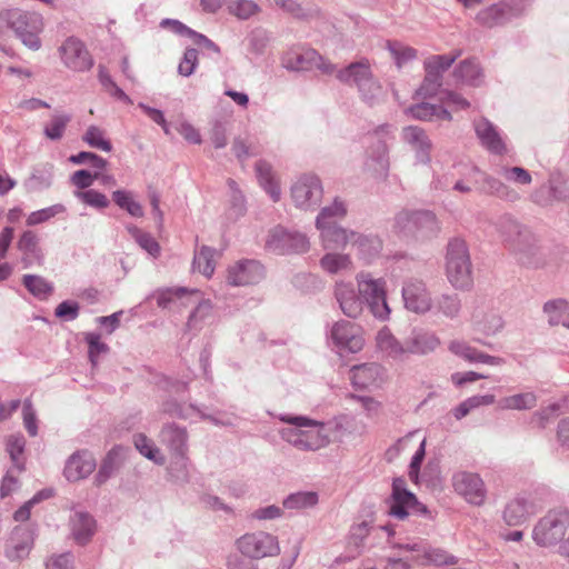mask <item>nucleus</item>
<instances>
[{
    "label": "nucleus",
    "instance_id": "nucleus-59",
    "mask_svg": "<svg viewBox=\"0 0 569 569\" xmlns=\"http://www.w3.org/2000/svg\"><path fill=\"white\" fill-rule=\"evenodd\" d=\"M76 197L79 200H81L83 203H86L90 207L97 208V209H104L110 203L108 198L103 193H101L94 189L77 191Z\"/></svg>",
    "mask_w": 569,
    "mask_h": 569
},
{
    "label": "nucleus",
    "instance_id": "nucleus-2",
    "mask_svg": "<svg viewBox=\"0 0 569 569\" xmlns=\"http://www.w3.org/2000/svg\"><path fill=\"white\" fill-rule=\"evenodd\" d=\"M497 231L505 243L522 264H529L537 253L535 234L511 216H502L497 221Z\"/></svg>",
    "mask_w": 569,
    "mask_h": 569
},
{
    "label": "nucleus",
    "instance_id": "nucleus-22",
    "mask_svg": "<svg viewBox=\"0 0 569 569\" xmlns=\"http://www.w3.org/2000/svg\"><path fill=\"white\" fill-rule=\"evenodd\" d=\"M536 512L535 501L525 495H520L507 503L503 519L509 526H520Z\"/></svg>",
    "mask_w": 569,
    "mask_h": 569
},
{
    "label": "nucleus",
    "instance_id": "nucleus-56",
    "mask_svg": "<svg viewBox=\"0 0 569 569\" xmlns=\"http://www.w3.org/2000/svg\"><path fill=\"white\" fill-rule=\"evenodd\" d=\"M7 451L12 460L13 467L21 471L23 469V462L21 461V456L24 450V438L23 436H10L7 439Z\"/></svg>",
    "mask_w": 569,
    "mask_h": 569
},
{
    "label": "nucleus",
    "instance_id": "nucleus-47",
    "mask_svg": "<svg viewBox=\"0 0 569 569\" xmlns=\"http://www.w3.org/2000/svg\"><path fill=\"white\" fill-rule=\"evenodd\" d=\"M70 120L71 116L66 113L52 116L51 120L43 127V134L50 140H60Z\"/></svg>",
    "mask_w": 569,
    "mask_h": 569
},
{
    "label": "nucleus",
    "instance_id": "nucleus-8",
    "mask_svg": "<svg viewBox=\"0 0 569 569\" xmlns=\"http://www.w3.org/2000/svg\"><path fill=\"white\" fill-rule=\"evenodd\" d=\"M310 243L306 234L277 226L269 231L266 249L277 254L305 253Z\"/></svg>",
    "mask_w": 569,
    "mask_h": 569
},
{
    "label": "nucleus",
    "instance_id": "nucleus-4",
    "mask_svg": "<svg viewBox=\"0 0 569 569\" xmlns=\"http://www.w3.org/2000/svg\"><path fill=\"white\" fill-rule=\"evenodd\" d=\"M395 228L405 236L421 239L435 237L440 227L436 214L429 210H402L395 217Z\"/></svg>",
    "mask_w": 569,
    "mask_h": 569
},
{
    "label": "nucleus",
    "instance_id": "nucleus-60",
    "mask_svg": "<svg viewBox=\"0 0 569 569\" xmlns=\"http://www.w3.org/2000/svg\"><path fill=\"white\" fill-rule=\"evenodd\" d=\"M84 340L88 343L89 348V359L92 362V365H96L99 355L108 352L109 347L107 346V343L101 341L100 335L96 332L87 333Z\"/></svg>",
    "mask_w": 569,
    "mask_h": 569
},
{
    "label": "nucleus",
    "instance_id": "nucleus-43",
    "mask_svg": "<svg viewBox=\"0 0 569 569\" xmlns=\"http://www.w3.org/2000/svg\"><path fill=\"white\" fill-rule=\"evenodd\" d=\"M481 190L507 201H517L520 198L516 190L491 176H485Z\"/></svg>",
    "mask_w": 569,
    "mask_h": 569
},
{
    "label": "nucleus",
    "instance_id": "nucleus-20",
    "mask_svg": "<svg viewBox=\"0 0 569 569\" xmlns=\"http://www.w3.org/2000/svg\"><path fill=\"white\" fill-rule=\"evenodd\" d=\"M33 545V533L24 526H17L6 546V556L9 560L16 561L26 558Z\"/></svg>",
    "mask_w": 569,
    "mask_h": 569
},
{
    "label": "nucleus",
    "instance_id": "nucleus-3",
    "mask_svg": "<svg viewBox=\"0 0 569 569\" xmlns=\"http://www.w3.org/2000/svg\"><path fill=\"white\" fill-rule=\"evenodd\" d=\"M446 276L450 284L458 290H469L473 284L469 249L466 241L460 238H453L447 244Z\"/></svg>",
    "mask_w": 569,
    "mask_h": 569
},
{
    "label": "nucleus",
    "instance_id": "nucleus-53",
    "mask_svg": "<svg viewBox=\"0 0 569 569\" xmlns=\"http://www.w3.org/2000/svg\"><path fill=\"white\" fill-rule=\"evenodd\" d=\"M82 140L90 147L100 149L106 152L112 150L111 142L104 138V132L97 126H90L82 136Z\"/></svg>",
    "mask_w": 569,
    "mask_h": 569
},
{
    "label": "nucleus",
    "instance_id": "nucleus-10",
    "mask_svg": "<svg viewBox=\"0 0 569 569\" xmlns=\"http://www.w3.org/2000/svg\"><path fill=\"white\" fill-rule=\"evenodd\" d=\"M237 548L250 559L273 557L280 552L277 537L264 531L243 535L237 540Z\"/></svg>",
    "mask_w": 569,
    "mask_h": 569
},
{
    "label": "nucleus",
    "instance_id": "nucleus-62",
    "mask_svg": "<svg viewBox=\"0 0 569 569\" xmlns=\"http://www.w3.org/2000/svg\"><path fill=\"white\" fill-rule=\"evenodd\" d=\"M423 555L428 562L436 566L457 563L455 556L448 555L445 550L439 548H423Z\"/></svg>",
    "mask_w": 569,
    "mask_h": 569
},
{
    "label": "nucleus",
    "instance_id": "nucleus-9",
    "mask_svg": "<svg viewBox=\"0 0 569 569\" xmlns=\"http://www.w3.org/2000/svg\"><path fill=\"white\" fill-rule=\"evenodd\" d=\"M459 56L460 52H456L455 54H437L428 58L425 61L426 76L417 94L423 98L436 96L442 84L443 72L452 66Z\"/></svg>",
    "mask_w": 569,
    "mask_h": 569
},
{
    "label": "nucleus",
    "instance_id": "nucleus-35",
    "mask_svg": "<svg viewBox=\"0 0 569 569\" xmlns=\"http://www.w3.org/2000/svg\"><path fill=\"white\" fill-rule=\"evenodd\" d=\"M457 81L478 87L483 82V72L476 59H466L461 61L453 71Z\"/></svg>",
    "mask_w": 569,
    "mask_h": 569
},
{
    "label": "nucleus",
    "instance_id": "nucleus-31",
    "mask_svg": "<svg viewBox=\"0 0 569 569\" xmlns=\"http://www.w3.org/2000/svg\"><path fill=\"white\" fill-rule=\"evenodd\" d=\"M440 346V339L436 333L429 331H413L406 339L407 353L427 355Z\"/></svg>",
    "mask_w": 569,
    "mask_h": 569
},
{
    "label": "nucleus",
    "instance_id": "nucleus-30",
    "mask_svg": "<svg viewBox=\"0 0 569 569\" xmlns=\"http://www.w3.org/2000/svg\"><path fill=\"white\" fill-rule=\"evenodd\" d=\"M432 308L437 316L448 320H457L462 312V300L458 293L445 292L436 297Z\"/></svg>",
    "mask_w": 569,
    "mask_h": 569
},
{
    "label": "nucleus",
    "instance_id": "nucleus-52",
    "mask_svg": "<svg viewBox=\"0 0 569 569\" xmlns=\"http://www.w3.org/2000/svg\"><path fill=\"white\" fill-rule=\"evenodd\" d=\"M351 264L350 258L347 254L327 253L320 259L321 268L329 273H338L341 270L348 269Z\"/></svg>",
    "mask_w": 569,
    "mask_h": 569
},
{
    "label": "nucleus",
    "instance_id": "nucleus-5",
    "mask_svg": "<svg viewBox=\"0 0 569 569\" xmlns=\"http://www.w3.org/2000/svg\"><path fill=\"white\" fill-rule=\"evenodd\" d=\"M531 3L532 0H501L481 9L476 16V21L489 29L501 27L525 14Z\"/></svg>",
    "mask_w": 569,
    "mask_h": 569
},
{
    "label": "nucleus",
    "instance_id": "nucleus-40",
    "mask_svg": "<svg viewBox=\"0 0 569 569\" xmlns=\"http://www.w3.org/2000/svg\"><path fill=\"white\" fill-rule=\"evenodd\" d=\"M536 406L537 396L530 391L503 397L497 401L500 410H530Z\"/></svg>",
    "mask_w": 569,
    "mask_h": 569
},
{
    "label": "nucleus",
    "instance_id": "nucleus-29",
    "mask_svg": "<svg viewBox=\"0 0 569 569\" xmlns=\"http://www.w3.org/2000/svg\"><path fill=\"white\" fill-rule=\"evenodd\" d=\"M449 350L468 362H480L490 366H501L505 360L500 357L487 355L471 347L465 341L453 340L449 343Z\"/></svg>",
    "mask_w": 569,
    "mask_h": 569
},
{
    "label": "nucleus",
    "instance_id": "nucleus-33",
    "mask_svg": "<svg viewBox=\"0 0 569 569\" xmlns=\"http://www.w3.org/2000/svg\"><path fill=\"white\" fill-rule=\"evenodd\" d=\"M319 60H321V56L313 49L293 50L283 58V66L295 71L310 70Z\"/></svg>",
    "mask_w": 569,
    "mask_h": 569
},
{
    "label": "nucleus",
    "instance_id": "nucleus-64",
    "mask_svg": "<svg viewBox=\"0 0 569 569\" xmlns=\"http://www.w3.org/2000/svg\"><path fill=\"white\" fill-rule=\"evenodd\" d=\"M80 305L73 300H64L59 303L54 310V316L59 319L71 321L78 318Z\"/></svg>",
    "mask_w": 569,
    "mask_h": 569
},
{
    "label": "nucleus",
    "instance_id": "nucleus-45",
    "mask_svg": "<svg viewBox=\"0 0 569 569\" xmlns=\"http://www.w3.org/2000/svg\"><path fill=\"white\" fill-rule=\"evenodd\" d=\"M347 209L342 201L335 199L331 206H327L321 209L320 213L316 219L317 229L330 226L336 222V219H341L346 216Z\"/></svg>",
    "mask_w": 569,
    "mask_h": 569
},
{
    "label": "nucleus",
    "instance_id": "nucleus-19",
    "mask_svg": "<svg viewBox=\"0 0 569 569\" xmlns=\"http://www.w3.org/2000/svg\"><path fill=\"white\" fill-rule=\"evenodd\" d=\"M471 320L486 335H495L503 327L501 316L483 298L476 299Z\"/></svg>",
    "mask_w": 569,
    "mask_h": 569
},
{
    "label": "nucleus",
    "instance_id": "nucleus-18",
    "mask_svg": "<svg viewBox=\"0 0 569 569\" xmlns=\"http://www.w3.org/2000/svg\"><path fill=\"white\" fill-rule=\"evenodd\" d=\"M264 278V268L257 260H242L228 269L227 281L231 286H249Z\"/></svg>",
    "mask_w": 569,
    "mask_h": 569
},
{
    "label": "nucleus",
    "instance_id": "nucleus-12",
    "mask_svg": "<svg viewBox=\"0 0 569 569\" xmlns=\"http://www.w3.org/2000/svg\"><path fill=\"white\" fill-rule=\"evenodd\" d=\"M62 63L70 70L84 72L92 68L93 59L86 44L76 37L67 38L59 47Z\"/></svg>",
    "mask_w": 569,
    "mask_h": 569
},
{
    "label": "nucleus",
    "instance_id": "nucleus-15",
    "mask_svg": "<svg viewBox=\"0 0 569 569\" xmlns=\"http://www.w3.org/2000/svg\"><path fill=\"white\" fill-rule=\"evenodd\" d=\"M330 338L337 347L353 353L360 351L365 343L360 327L347 320L333 323Z\"/></svg>",
    "mask_w": 569,
    "mask_h": 569
},
{
    "label": "nucleus",
    "instance_id": "nucleus-1",
    "mask_svg": "<svg viewBox=\"0 0 569 569\" xmlns=\"http://www.w3.org/2000/svg\"><path fill=\"white\" fill-rule=\"evenodd\" d=\"M279 419L293 427L283 428L281 438L299 450L316 451L329 443L323 423L303 416L281 415Z\"/></svg>",
    "mask_w": 569,
    "mask_h": 569
},
{
    "label": "nucleus",
    "instance_id": "nucleus-14",
    "mask_svg": "<svg viewBox=\"0 0 569 569\" xmlns=\"http://www.w3.org/2000/svg\"><path fill=\"white\" fill-rule=\"evenodd\" d=\"M160 440L166 445L176 458L180 459L182 470L181 479L188 481L187 471V451H188V433L186 428L179 427L176 423H167L160 431Z\"/></svg>",
    "mask_w": 569,
    "mask_h": 569
},
{
    "label": "nucleus",
    "instance_id": "nucleus-38",
    "mask_svg": "<svg viewBox=\"0 0 569 569\" xmlns=\"http://www.w3.org/2000/svg\"><path fill=\"white\" fill-rule=\"evenodd\" d=\"M124 449L120 446L113 447L102 460L98 473L96 475V483L98 486L104 483L114 471L121 466Z\"/></svg>",
    "mask_w": 569,
    "mask_h": 569
},
{
    "label": "nucleus",
    "instance_id": "nucleus-37",
    "mask_svg": "<svg viewBox=\"0 0 569 569\" xmlns=\"http://www.w3.org/2000/svg\"><path fill=\"white\" fill-rule=\"evenodd\" d=\"M407 113L412 118L422 121H432L435 119L451 121L452 119L451 113L442 106L428 102H421L409 107L407 109Z\"/></svg>",
    "mask_w": 569,
    "mask_h": 569
},
{
    "label": "nucleus",
    "instance_id": "nucleus-36",
    "mask_svg": "<svg viewBox=\"0 0 569 569\" xmlns=\"http://www.w3.org/2000/svg\"><path fill=\"white\" fill-rule=\"evenodd\" d=\"M353 239L351 246L355 247L358 253L366 261H370L377 257L382 249V241L379 237L372 234H359L351 231Z\"/></svg>",
    "mask_w": 569,
    "mask_h": 569
},
{
    "label": "nucleus",
    "instance_id": "nucleus-49",
    "mask_svg": "<svg viewBox=\"0 0 569 569\" xmlns=\"http://www.w3.org/2000/svg\"><path fill=\"white\" fill-rule=\"evenodd\" d=\"M134 446L137 450L147 459L152 460L157 465H163L166 459L153 442L144 435L139 433L134 437Z\"/></svg>",
    "mask_w": 569,
    "mask_h": 569
},
{
    "label": "nucleus",
    "instance_id": "nucleus-17",
    "mask_svg": "<svg viewBox=\"0 0 569 569\" xmlns=\"http://www.w3.org/2000/svg\"><path fill=\"white\" fill-rule=\"evenodd\" d=\"M473 129L480 144L490 153L503 156L508 152L507 144L498 128L487 118L481 117L473 121Z\"/></svg>",
    "mask_w": 569,
    "mask_h": 569
},
{
    "label": "nucleus",
    "instance_id": "nucleus-63",
    "mask_svg": "<svg viewBox=\"0 0 569 569\" xmlns=\"http://www.w3.org/2000/svg\"><path fill=\"white\" fill-rule=\"evenodd\" d=\"M198 66V50L194 48H187L183 58L179 63L178 72L183 77L191 76Z\"/></svg>",
    "mask_w": 569,
    "mask_h": 569
},
{
    "label": "nucleus",
    "instance_id": "nucleus-44",
    "mask_svg": "<svg viewBox=\"0 0 569 569\" xmlns=\"http://www.w3.org/2000/svg\"><path fill=\"white\" fill-rule=\"evenodd\" d=\"M357 90L361 99L370 106L379 103L385 97L383 87L373 73Z\"/></svg>",
    "mask_w": 569,
    "mask_h": 569
},
{
    "label": "nucleus",
    "instance_id": "nucleus-28",
    "mask_svg": "<svg viewBox=\"0 0 569 569\" xmlns=\"http://www.w3.org/2000/svg\"><path fill=\"white\" fill-rule=\"evenodd\" d=\"M402 139L416 151L419 161L423 163L430 161L431 141L421 127H405L402 129Z\"/></svg>",
    "mask_w": 569,
    "mask_h": 569
},
{
    "label": "nucleus",
    "instance_id": "nucleus-39",
    "mask_svg": "<svg viewBox=\"0 0 569 569\" xmlns=\"http://www.w3.org/2000/svg\"><path fill=\"white\" fill-rule=\"evenodd\" d=\"M377 346L382 352L393 359H399L407 355L406 341L401 343L387 328L378 332Z\"/></svg>",
    "mask_w": 569,
    "mask_h": 569
},
{
    "label": "nucleus",
    "instance_id": "nucleus-54",
    "mask_svg": "<svg viewBox=\"0 0 569 569\" xmlns=\"http://www.w3.org/2000/svg\"><path fill=\"white\" fill-rule=\"evenodd\" d=\"M386 47L389 50V52L391 53L392 58L395 59L398 68H401L403 63H406L417 57L416 49L408 47V46H403L402 43H400L398 41L389 40V41H387Z\"/></svg>",
    "mask_w": 569,
    "mask_h": 569
},
{
    "label": "nucleus",
    "instance_id": "nucleus-50",
    "mask_svg": "<svg viewBox=\"0 0 569 569\" xmlns=\"http://www.w3.org/2000/svg\"><path fill=\"white\" fill-rule=\"evenodd\" d=\"M216 250L208 246H202L200 251L194 254L193 268L198 269L206 277H211L214 271L213 256Z\"/></svg>",
    "mask_w": 569,
    "mask_h": 569
},
{
    "label": "nucleus",
    "instance_id": "nucleus-61",
    "mask_svg": "<svg viewBox=\"0 0 569 569\" xmlns=\"http://www.w3.org/2000/svg\"><path fill=\"white\" fill-rule=\"evenodd\" d=\"M229 9L232 14L242 20L249 19L260 10L259 6L251 0H238Z\"/></svg>",
    "mask_w": 569,
    "mask_h": 569
},
{
    "label": "nucleus",
    "instance_id": "nucleus-57",
    "mask_svg": "<svg viewBox=\"0 0 569 569\" xmlns=\"http://www.w3.org/2000/svg\"><path fill=\"white\" fill-rule=\"evenodd\" d=\"M497 173L508 181L522 186L530 184L532 181L530 172L521 167L502 166L497 170Z\"/></svg>",
    "mask_w": 569,
    "mask_h": 569
},
{
    "label": "nucleus",
    "instance_id": "nucleus-34",
    "mask_svg": "<svg viewBox=\"0 0 569 569\" xmlns=\"http://www.w3.org/2000/svg\"><path fill=\"white\" fill-rule=\"evenodd\" d=\"M323 248L327 250H337L345 248L348 243L351 244V231L339 227L337 223L319 228Z\"/></svg>",
    "mask_w": 569,
    "mask_h": 569
},
{
    "label": "nucleus",
    "instance_id": "nucleus-51",
    "mask_svg": "<svg viewBox=\"0 0 569 569\" xmlns=\"http://www.w3.org/2000/svg\"><path fill=\"white\" fill-rule=\"evenodd\" d=\"M318 495L313 491H303L291 493L283 500V507L287 509H302L316 506Z\"/></svg>",
    "mask_w": 569,
    "mask_h": 569
},
{
    "label": "nucleus",
    "instance_id": "nucleus-16",
    "mask_svg": "<svg viewBox=\"0 0 569 569\" xmlns=\"http://www.w3.org/2000/svg\"><path fill=\"white\" fill-rule=\"evenodd\" d=\"M453 488L457 493L476 506L481 505L486 498V489L482 479L472 472H458L452 478Z\"/></svg>",
    "mask_w": 569,
    "mask_h": 569
},
{
    "label": "nucleus",
    "instance_id": "nucleus-7",
    "mask_svg": "<svg viewBox=\"0 0 569 569\" xmlns=\"http://www.w3.org/2000/svg\"><path fill=\"white\" fill-rule=\"evenodd\" d=\"M569 527L567 510H552L541 518L533 528L532 538L539 546H551L560 541Z\"/></svg>",
    "mask_w": 569,
    "mask_h": 569
},
{
    "label": "nucleus",
    "instance_id": "nucleus-48",
    "mask_svg": "<svg viewBox=\"0 0 569 569\" xmlns=\"http://www.w3.org/2000/svg\"><path fill=\"white\" fill-rule=\"evenodd\" d=\"M277 7L296 19L308 20L318 16L317 8H303L296 0H274Z\"/></svg>",
    "mask_w": 569,
    "mask_h": 569
},
{
    "label": "nucleus",
    "instance_id": "nucleus-25",
    "mask_svg": "<svg viewBox=\"0 0 569 569\" xmlns=\"http://www.w3.org/2000/svg\"><path fill=\"white\" fill-rule=\"evenodd\" d=\"M389 148L386 141L377 140L368 151L366 166L377 179L386 180L389 173Z\"/></svg>",
    "mask_w": 569,
    "mask_h": 569
},
{
    "label": "nucleus",
    "instance_id": "nucleus-55",
    "mask_svg": "<svg viewBox=\"0 0 569 569\" xmlns=\"http://www.w3.org/2000/svg\"><path fill=\"white\" fill-rule=\"evenodd\" d=\"M211 311L212 306L208 300L200 301L188 318V330H200L202 322L211 317Z\"/></svg>",
    "mask_w": 569,
    "mask_h": 569
},
{
    "label": "nucleus",
    "instance_id": "nucleus-46",
    "mask_svg": "<svg viewBox=\"0 0 569 569\" xmlns=\"http://www.w3.org/2000/svg\"><path fill=\"white\" fill-rule=\"evenodd\" d=\"M114 203L126 210L130 216L140 218L143 216L142 206L132 198V193L126 190H117L112 193Z\"/></svg>",
    "mask_w": 569,
    "mask_h": 569
},
{
    "label": "nucleus",
    "instance_id": "nucleus-11",
    "mask_svg": "<svg viewBox=\"0 0 569 569\" xmlns=\"http://www.w3.org/2000/svg\"><path fill=\"white\" fill-rule=\"evenodd\" d=\"M401 296L405 308L416 315H426L432 309L431 292L425 280L409 277L403 280Z\"/></svg>",
    "mask_w": 569,
    "mask_h": 569
},
{
    "label": "nucleus",
    "instance_id": "nucleus-41",
    "mask_svg": "<svg viewBox=\"0 0 569 569\" xmlns=\"http://www.w3.org/2000/svg\"><path fill=\"white\" fill-rule=\"evenodd\" d=\"M543 312L548 316L550 326H563L569 328V303L563 299L547 301Z\"/></svg>",
    "mask_w": 569,
    "mask_h": 569
},
{
    "label": "nucleus",
    "instance_id": "nucleus-24",
    "mask_svg": "<svg viewBox=\"0 0 569 569\" xmlns=\"http://www.w3.org/2000/svg\"><path fill=\"white\" fill-rule=\"evenodd\" d=\"M335 297L341 311L349 318H357L363 310V300L359 291L351 283L339 282L336 284Z\"/></svg>",
    "mask_w": 569,
    "mask_h": 569
},
{
    "label": "nucleus",
    "instance_id": "nucleus-21",
    "mask_svg": "<svg viewBox=\"0 0 569 569\" xmlns=\"http://www.w3.org/2000/svg\"><path fill=\"white\" fill-rule=\"evenodd\" d=\"M392 503L389 515L403 520L408 517L410 509L416 503L417 497L406 488L403 478H395L392 481Z\"/></svg>",
    "mask_w": 569,
    "mask_h": 569
},
{
    "label": "nucleus",
    "instance_id": "nucleus-23",
    "mask_svg": "<svg viewBox=\"0 0 569 569\" xmlns=\"http://www.w3.org/2000/svg\"><path fill=\"white\" fill-rule=\"evenodd\" d=\"M97 462L93 455L87 450L77 451L67 461L64 476L69 481H78L90 476Z\"/></svg>",
    "mask_w": 569,
    "mask_h": 569
},
{
    "label": "nucleus",
    "instance_id": "nucleus-13",
    "mask_svg": "<svg viewBox=\"0 0 569 569\" xmlns=\"http://www.w3.org/2000/svg\"><path fill=\"white\" fill-rule=\"evenodd\" d=\"M322 186L315 174L301 176L291 187V197L297 207L302 209L316 208L322 199Z\"/></svg>",
    "mask_w": 569,
    "mask_h": 569
},
{
    "label": "nucleus",
    "instance_id": "nucleus-42",
    "mask_svg": "<svg viewBox=\"0 0 569 569\" xmlns=\"http://www.w3.org/2000/svg\"><path fill=\"white\" fill-rule=\"evenodd\" d=\"M256 172L258 180L266 192L274 202L279 201L281 191L279 184L273 179L271 166L264 160H259L256 163Z\"/></svg>",
    "mask_w": 569,
    "mask_h": 569
},
{
    "label": "nucleus",
    "instance_id": "nucleus-26",
    "mask_svg": "<svg viewBox=\"0 0 569 569\" xmlns=\"http://www.w3.org/2000/svg\"><path fill=\"white\" fill-rule=\"evenodd\" d=\"M371 64L367 58L349 63L336 73V78L343 84L358 88L372 74Z\"/></svg>",
    "mask_w": 569,
    "mask_h": 569
},
{
    "label": "nucleus",
    "instance_id": "nucleus-27",
    "mask_svg": "<svg viewBox=\"0 0 569 569\" xmlns=\"http://www.w3.org/2000/svg\"><path fill=\"white\" fill-rule=\"evenodd\" d=\"M94 518L87 511H76L70 517V530L78 545H87L96 533Z\"/></svg>",
    "mask_w": 569,
    "mask_h": 569
},
{
    "label": "nucleus",
    "instance_id": "nucleus-6",
    "mask_svg": "<svg viewBox=\"0 0 569 569\" xmlns=\"http://www.w3.org/2000/svg\"><path fill=\"white\" fill-rule=\"evenodd\" d=\"M357 282L359 295L372 315L380 320L388 319L390 308L387 302L386 281L381 278L375 279L370 273L361 272L357 276Z\"/></svg>",
    "mask_w": 569,
    "mask_h": 569
},
{
    "label": "nucleus",
    "instance_id": "nucleus-32",
    "mask_svg": "<svg viewBox=\"0 0 569 569\" xmlns=\"http://www.w3.org/2000/svg\"><path fill=\"white\" fill-rule=\"evenodd\" d=\"M383 369L380 365L371 362L353 366L351 369V381L355 387L365 389L377 385L381 380Z\"/></svg>",
    "mask_w": 569,
    "mask_h": 569
},
{
    "label": "nucleus",
    "instance_id": "nucleus-58",
    "mask_svg": "<svg viewBox=\"0 0 569 569\" xmlns=\"http://www.w3.org/2000/svg\"><path fill=\"white\" fill-rule=\"evenodd\" d=\"M560 406L558 403L549 405L538 411H536L530 420V423L538 429H545L550 421L555 419Z\"/></svg>",
    "mask_w": 569,
    "mask_h": 569
}]
</instances>
